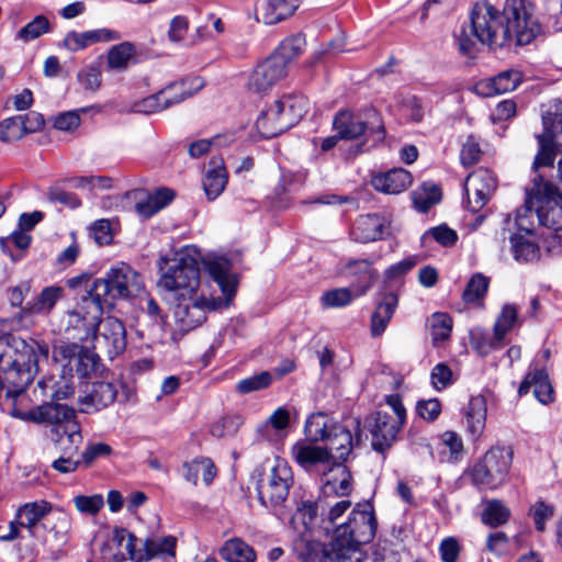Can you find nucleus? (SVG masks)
I'll return each mask as SVG.
<instances>
[{
    "mask_svg": "<svg viewBox=\"0 0 562 562\" xmlns=\"http://www.w3.org/2000/svg\"><path fill=\"white\" fill-rule=\"evenodd\" d=\"M136 537L124 528H116L103 543L101 552L104 559L113 562H122L127 559L133 561L137 553Z\"/></svg>",
    "mask_w": 562,
    "mask_h": 562,
    "instance_id": "nucleus-19",
    "label": "nucleus"
},
{
    "mask_svg": "<svg viewBox=\"0 0 562 562\" xmlns=\"http://www.w3.org/2000/svg\"><path fill=\"white\" fill-rule=\"evenodd\" d=\"M539 32L529 0H506L502 13L488 2H479L472 9L469 30L462 29L458 36L459 49L470 54L474 38L492 48L524 46Z\"/></svg>",
    "mask_w": 562,
    "mask_h": 562,
    "instance_id": "nucleus-1",
    "label": "nucleus"
},
{
    "mask_svg": "<svg viewBox=\"0 0 562 562\" xmlns=\"http://www.w3.org/2000/svg\"><path fill=\"white\" fill-rule=\"evenodd\" d=\"M305 45L306 42L302 35L291 36L282 41L272 55L283 61L289 70L291 63L304 52Z\"/></svg>",
    "mask_w": 562,
    "mask_h": 562,
    "instance_id": "nucleus-48",
    "label": "nucleus"
},
{
    "mask_svg": "<svg viewBox=\"0 0 562 562\" xmlns=\"http://www.w3.org/2000/svg\"><path fill=\"white\" fill-rule=\"evenodd\" d=\"M288 128L296 125L307 112L308 101L299 94H284L273 101Z\"/></svg>",
    "mask_w": 562,
    "mask_h": 562,
    "instance_id": "nucleus-35",
    "label": "nucleus"
},
{
    "mask_svg": "<svg viewBox=\"0 0 562 562\" xmlns=\"http://www.w3.org/2000/svg\"><path fill=\"white\" fill-rule=\"evenodd\" d=\"M288 71L289 70L284 67V63L273 57L271 54L257 64L249 72L246 89L252 94H267L288 76Z\"/></svg>",
    "mask_w": 562,
    "mask_h": 562,
    "instance_id": "nucleus-16",
    "label": "nucleus"
},
{
    "mask_svg": "<svg viewBox=\"0 0 562 562\" xmlns=\"http://www.w3.org/2000/svg\"><path fill=\"white\" fill-rule=\"evenodd\" d=\"M318 505L313 502L302 503L292 518V524L295 529L304 537L305 533L311 532L312 525L316 519Z\"/></svg>",
    "mask_w": 562,
    "mask_h": 562,
    "instance_id": "nucleus-50",
    "label": "nucleus"
},
{
    "mask_svg": "<svg viewBox=\"0 0 562 562\" xmlns=\"http://www.w3.org/2000/svg\"><path fill=\"white\" fill-rule=\"evenodd\" d=\"M512 250L517 261L528 262L538 258L537 244L521 234L510 236Z\"/></svg>",
    "mask_w": 562,
    "mask_h": 562,
    "instance_id": "nucleus-51",
    "label": "nucleus"
},
{
    "mask_svg": "<svg viewBox=\"0 0 562 562\" xmlns=\"http://www.w3.org/2000/svg\"><path fill=\"white\" fill-rule=\"evenodd\" d=\"M32 237L29 233L15 229L11 235L0 238V247L13 262L21 260L30 247Z\"/></svg>",
    "mask_w": 562,
    "mask_h": 562,
    "instance_id": "nucleus-45",
    "label": "nucleus"
},
{
    "mask_svg": "<svg viewBox=\"0 0 562 562\" xmlns=\"http://www.w3.org/2000/svg\"><path fill=\"white\" fill-rule=\"evenodd\" d=\"M52 508V504L46 501L26 503L18 510L19 525L25 528L31 537H37L38 524L48 517Z\"/></svg>",
    "mask_w": 562,
    "mask_h": 562,
    "instance_id": "nucleus-32",
    "label": "nucleus"
},
{
    "mask_svg": "<svg viewBox=\"0 0 562 562\" xmlns=\"http://www.w3.org/2000/svg\"><path fill=\"white\" fill-rule=\"evenodd\" d=\"M522 80L521 72L516 69H508L499 72L493 78H490L485 81H482L479 87L481 89H486L487 91L483 92L485 95H490L492 93H506L515 90Z\"/></svg>",
    "mask_w": 562,
    "mask_h": 562,
    "instance_id": "nucleus-40",
    "label": "nucleus"
},
{
    "mask_svg": "<svg viewBox=\"0 0 562 562\" xmlns=\"http://www.w3.org/2000/svg\"><path fill=\"white\" fill-rule=\"evenodd\" d=\"M539 225L562 237V194L559 189L538 173L526 191L525 205L517 210L515 224L520 232L530 235Z\"/></svg>",
    "mask_w": 562,
    "mask_h": 562,
    "instance_id": "nucleus-4",
    "label": "nucleus"
},
{
    "mask_svg": "<svg viewBox=\"0 0 562 562\" xmlns=\"http://www.w3.org/2000/svg\"><path fill=\"white\" fill-rule=\"evenodd\" d=\"M120 38L116 31L109 29H99L86 32H68L63 41V46L70 50H81L94 43L99 42H111Z\"/></svg>",
    "mask_w": 562,
    "mask_h": 562,
    "instance_id": "nucleus-30",
    "label": "nucleus"
},
{
    "mask_svg": "<svg viewBox=\"0 0 562 562\" xmlns=\"http://www.w3.org/2000/svg\"><path fill=\"white\" fill-rule=\"evenodd\" d=\"M533 387L535 397L543 405L554 401V390L550 382L548 372L537 366L531 367L519 385V396L526 395Z\"/></svg>",
    "mask_w": 562,
    "mask_h": 562,
    "instance_id": "nucleus-23",
    "label": "nucleus"
},
{
    "mask_svg": "<svg viewBox=\"0 0 562 562\" xmlns=\"http://www.w3.org/2000/svg\"><path fill=\"white\" fill-rule=\"evenodd\" d=\"M112 453L110 445L104 442H89L81 453V462L89 467L100 458L109 457Z\"/></svg>",
    "mask_w": 562,
    "mask_h": 562,
    "instance_id": "nucleus-64",
    "label": "nucleus"
},
{
    "mask_svg": "<svg viewBox=\"0 0 562 562\" xmlns=\"http://www.w3.org/2000/svg\"><path fill=\"white\" fill-rule=\"evenodd\" d=\"M116 396L117 390L113 383L95 382L92 384V390L79 398V409L86 414L100 411L114 403Z\"/></svg>",
    "mask_w": 562,
    "mask_h": 562,
    "instance_id": "nucleus-28",
    "label": "nucleus"
},
{
    "mask_svg": "<svg viewBox=\"0 0 562 562\" xmlns=\"http://www.w3.org/2000/svg\"><path fill=\"white\" fill-rule=\"evenodd\" d=\"M440 199V189L431 183H424L418 191L413 193L414 206L422 213L428 212Z\"/></svg>",
    "mask_w": 562,
    "mask_h": 562,
    "instance_id": "nucleus-53",
    "label": "nucleus"
},
{
    "mask_svg": "<svg viewBox=\"0 0 562 562\" xmlns=\"http://www.w3.org/2000/svg\"><path fill=\"white\" fill-rule=\"evenodd\" d=\"M76 509L83 515H97L104 506V498L101 494L77 495L72 499Z\"/></svg>",
    "mask_w": 562,
    "mask_h": 562,
    "instance_id": "nucleus-61",
    "label": "nucleus"
},
{
    "mask_svg": "<svg viewBox=\"0 0 562 562\" xmlns=\"http://www.w3.org/2000/svg\"><path fill=\"white\" fill-rule=\"evenodd\" d=\"M65 295V290L59 285H49L44 288L35 300L27 302L24 307L15 315L16 322L29 327L33 324L35 315H48L58 301Z\"/></svg>",
    "mask_w": 562,
    "mask_h": 562,
    "instance_id": "nucleus-17",
    "label": "nucleus"
},
{
    "mask_svg": "<svg viewBox=\"0 0 562 562\" xmlns=\"http://www.w3.org/2000/svg\"><path fill=\"white\" fill-rule=\"evenodd\" d=\"M336 424L326 414L322 412L314 413L307 418L304 426L306 438L312 442L326 441L331 431V426Z\"/></svg>",
    "mask_w": 562,
    "mask_h": 562,
    "instance_id": "nucleus-46",
    "label": "nucleus"
},
{
    "mask_svg": "<svg viewBox=\"0 0 562 562\" xmlns=\"http://www.w3.org/2000/svg\"><path fill=\"white\" fill-rule=\"evenodd\" d=\"M452 318L447 313H435L430 318V334L432 340L443 341L450 337Z\"/></svg>",
    "mask_w": 562,
    "mask_h": 562,
    "instance_id": "nucleus-59",
    "label": "nucleus"
},
{
    "mask_svg": "<svg viewBox=\"0 0 562 562\" xmlns=\"http://www.w3.org/2000/svg\"><path fill=\"white\" fill-rule=\"evenodd\" d=\"M397 304L398 297L395 293H386L383 296L371 317V335L373 337H379L385 331Z\"/></svg>",
    "mask_w": 562,
    "mask_h": 562,
    "instance_id": "nucleus-38",
    "label": "nucleus"
},
{
    "mask_svg": "<svg viewBox=\"0 0 562 562\" xmlns=\"http://www.w3.org/2000/svg\"><path fill=\"white\" fill-rule=\"evenodd\" d=\"M404 423L393 419L387 414L376 413L373 416V424H370L372 448L380 453H384L395 441Z\"/></svg>",
    "mask_w": 562,
    "mask_h": 562,
    "instance_id": "nucleus-21",
    "label": "nucleus"
},
{
    "mask_svg": "<svg viewBox=\"0 0 562 562\" xmlns=\"http://www.w3.org/2000/svg\"><path fill=\"white\" fill-rule=\"evenodd\" d=\"M543 136L562 144V102L555 101L542 116Z\"/></svg>",
    "mask_w": 562,
    "mask_h": 562,
    "instance_id": "nucleus-47",
    "label": "nucleus"
},
{
    "mask_svg": "<svg viewBox=\"0 0 562 562\" xmlns=\"http://www.w3.org/2000/svg\"><path fill=\"white\" fill-rule=\"evenodd\" d=\"M555 507L553 504L538 499L529 509V516L532 518L535 528L539 532L546 530V524L554 516Z\"/></svg>",
    "mask_w": 562,
    "mask_h": 562,
    "instance_id": "nucleus-57",
    "label": "nucleus"
},
{
    "mask_svg": "<svg viewBox=\"0 0 562 562\" xmlns=\"http://www.w3.org/2000/svg\"><path fill=\"white\" fill-rule=\"evenodd\" d=\"M44 124L43 115L35 111L7 117L0 122V140H19L27 134L41 131Z\"/></svg>",
    "mask_w": 562,
    "mask_h": 562,
    "instance_id": "nucleus-18",
    "label": "nucleus"
},
{
    "mask_svg": "<svg viewBox=\"0 0 562 562\" xmlns=\"http://www.w3.org/2000/svg\"><path fill=\"white\" fill-rule=\"evenodd\" d=\"M49 29L48 19L44 15H37L18 32L16 38L30 42L49 32Z\"/></svg>",
    "mask_w": 562,
    "mask_h": 562,
    "instance_id": "nucleus-58",
    "label": "nucleus"
},
{
    "mask_svg": "<svg viewBox=\"0 0 562 562\" xmlns=\"http://www.w3.org/2000/svg\"><path fill=\"white\" fill-rule=\"evenodd\" d=\"M325 476L323 494L325 496H348L352 491L351 474L342 462L334 461L323 471Z\"/></svg>",
    "mask_w": 562,
    "mask_h": 562,
    "instance_id": "nucleus-27",
    "label": "nucleus"
},
{
    "mask_svg": "<svg viewBox=\"0 0 562 562\" xmlns=\"http://www.w3.org/2000/svg\"><path fill=\"white\" fill-rule=\"evenodd\" d=\"M271 382V374L267 371H262L258 374L240 380L236 385V390L240 394H248L268 387Z\"/></svg>",
    "mask_w": 562,
    "mask_h": 562,
    "instance_id": "nucleus-62",
    "label": "nucleus"
},
{
    "mask_svg": "<svg viewBox=\"0 0 562 562\" xmlns=\"http://www.w3.org/2000/svg\"><path fill=\"white\" fill-rule=\"evenodd\" d=\"M512 465V452L503 447L491 448L469 471L474 485L496 488L506 479Z\"/></svg>",
    "mask_w": 562,
    "mask_h": 562,
    "instance_id": "nucleus-11",
    "label": "nucleus"
},
{
    "mask_svg": "<svg viewBox=\"0 0 562 562\" xmlns=\"http://www.w3.org/2000/svg\"><path fill=\"white\" fill-rule=\"evenodd\" d=\"M390 222L379 214H366L357 218L352 235L360 243H370L384 238L390 234Z\"/></svg>",
    "mask_w": 562,
    "mask_h": 562,
    "instance_id": "nucleus-25",
    "label": "nucleus"
},
{
    "mask_svg": "<svg viewBox=\"0 0 562 562\" xmlns=\"http://www.w3.org/2000/svg\"><path fill=\"white\" fill-rule=\"evenodd\" d=\"M371 183L378 191L386 194H398L411 186L412 176L403 168H394L373 177Z\"/></svg>",
    "mask_w": 562,
    "mask_h": 562,
    "instance_id": "nucleus-34",
    "label": "nucleus"
},
{
    "mask_svg": "<svg viewBox=\"0 0 562 562\" xmlns=\"http://www.w3.org/2000/svg\"><path fill=\"white\" fill-rule=\"evenodd\" d=\"M64 432H66V439L69 445L63 447L64 454L53 461L52 468L59 473L67 474L75 472L80 463H82L81 461H75L71 458L74 453H77L82 442V435L78 424H72L65 428Z\"/></svg>",
    "mask_w": 562,
    "mask_h": 562,
    "instance_id": "nucleus-29",
    "label": "nucleus"
},
{
    "mask_svg": "<svg viewBox=\"0 0 562 562\" xmlns=\"http://www.w3.org/2000/svg\"><path fill=\"white\" fill-rule=\"evenodd\" d=\"M510 516L509 508L501 501H488L482 512V521L491 527L504 525Z\"/></svg>",
    "mask_w": 562,
    "mask_h": 562,
    "instance_id": "nucleus-55",
    "label": "nucleus"
},
{
    "mask_svg": "<svg viewBox=\"0 0 562 562\" xmlns=\"http://www.w3.org/2000/svg\"><path fill=\"white\" fill-rule=\"evenodd\" d=\"M301 0H266L259 8L265 24H277L294 14Z\"/></svg>",
    "mask_w": 562,
    "mask_h": 562,
    "instance_id": "nucleus-36",
    "label": "nucleus"
},
{
    "mask_svg": "<svg viewBox=\"0 0 562 562\" xmlns=\"http://www.w3.org/2000/svg\"><path fill=\"white\" fill-rule=\"evenodd\" d=\"M177 538L175 536H151L143 540L142 548L133 555V562H146L153 559L175 558Z\"/></svg>",
    "mask_w": 562,
    "mask_h": 562,
    "instance_id": "nucleus-24",
    "label": "nucleus"
},
{
    "mask_svg": "<svg viewBox=\"0 0 562 562\" xmlns=\"http://www.w3.org/2000/svg\"><path fill=\"white\" fill-rule=\"evenodd\" d=\"M175 198L172 190L161 188L149 194L145 200L139 201L135 205V210L143 218H149L161 209L167 206Z\"/></svg>",
    "mask_w": 562,
    "mask_h": 562,
    "instance_id": "nucleus-44",
    "label": "nucleus"
},
{
    "mask_svg": "<svg viewBox=\"0 0 562 562\" xmlns=\"http://www.w3.org/2000/svg\"><path fill=\"white\" fill-rule=\"evenodd\" d=\"M376 519L369 504L358 505L348 520L338 526L329 544L304 539L306 551L302 552L304 562H356L352 557L360 543L371 541L375 535Z\"/></svg>",
    "mask_w": 562,
    "mask_h": 562,
    "instance_id": "nucleus-2",
    "label": "nucleus"
},
{
    "mask_svg": "<svg viewBox=\"0 0 562 562\" xmlns=\"http://www.w3.org/2000/svg\"><path fill=\"white\" fill-rule=\"evenodd\" d=\"M490 278L481 272L474 273L468 281L465 289L462 293V300L467 304H474L481 302L488 290Z\"/></svg>",
    "mask_w": 562,
    "mask_h": 562,
    "instance_id": "nucleus-49",
    "label": "nucleus"
},
{
    "mask_svg": "<svg viewBox=\"0 0 562 562\" xmlns=\"http://www.w3.org/2000/svg\"><path fill=\"white\" fill-rule=\"evenodd\" d=\"M373 261L368 259H352L340 269L345 278L355 279L351 283L356 296L364 295L374 284L378 272L373 269Z\"/></svg>",
    "mask_w": 562,
    "mask_h": 562,
    "instance_id": "nucleus-20",
    "label": "nucleus"
},
{
    "mask_svg": "<svg viewBox=\"0 0 562 562\" xmlns=\"http://www.w3.org/2000/svg\"><path fill=\"white\" fill-rule=\"evenodd\" d=\"M16 357L10 353L0 355V371L7 385L5 397L15 400L33 381L41 359L47 360L49 348L44 342L32 340L20 342Z\"/></svg>",
    "mask_w": 562,
    "mask_h": 562,
    "instance_id": "nucleus-6",
    "label": "nucleus"
},
{
    "mask_svg": "<svg viewBox=\"0 0 562 562\" xmlns=\"http://www.w3.org/2000/svg\"><path fill=\"white\" fill-rule=\"evenodd\" d=\"M97 331L99 333L98 340L102 339L110 348L109 353L116 355L125 349V327L120 319L115 317L99 318Z\"/></svg>",
    "mask_w": 562,
    "mask_h": 562,
    "instance_id": "nucleus-31",
    "label": "nucleus"
},
{
    "mask_svg": "<svg viewBox=\"0 0 562 562\" xmlns=\"http://www.w3.org/2000/svg\"><path fill=\"white\" fill-rule=\"evenodd\" d=\"M182 469L183 477L193 485L198 484L200 475L206 485L211 484L216 475V469L213 461L205 457H200L192 461L184 462Z\"/></svg>",
    "mask_w": 562,
    "mask_h": 562,
    "instance_id": "nucleus-41",
    "label": "nucleus"
},
{
    "mask_svg": "<svg viewBox=\"0 0 562 562\" xmlns=\"http://www.w3.org/2000/svg\"><path fill=\"white\" fill-rule=\"evenodd\" d=\"M291 453L297 464L308 471L318 467H322L324 471L334 462L331 452L327 448L308 445L304 441L293 445Z\"/></svg>",
    "mask_w": 562,
    "mask_h": 562,
    "instance_id": "nucleus-26",
    "label": "nucleus"
},
{
    "mask_svg": "<svg viewBox=\"0 0 562 562\" xmlns=\"http://www.w3.org/2000/svg\"><path fill=\"white\" fill-rule=\"evenodd\" d=\"M166 268L160 267L161 276L158 285L172 293L175 297L186 301L187 297H195L202 288L213 292L209 283L200 281L199 254L193 248H186L175 255L173 258H161Z\"/></svg>",
    "mask_w": 562,
    "mask_h": 562,
    "instance_id": "nucleus-5",
    "label": "nucleus"
},
{
    "mask_svg": "<svg viewBox=\"0 0 562 562\" xmlns=\"http://www.w3.org/2000/svg\"><path fill=\"white\" fill-rule=\"evenodd\" d=\"M486 413L487 407L484 396L471 397L465 412V420L468 431L474 440L479 439L485 429Z\"/></svg>",
    "mask_w": 562,
    "mask_h": 562,
    "instance_id": "nucleus-37",
    "label": "nucleus"
},
{
    "mask_svg": "<svg viewBox=\"0 0 562 562\" xmlns=\"http://www.w3.org/2000/svg\"><path fill=\"white\" fill-rule=\"evenodd\" d=\"M256 126L266 138L274 137L289 130L274 102L261 111L256 121Z\"/></svg>",
    "mask_w": 562,
    "mask_h": 562,
    "instance_id": "nucleus-39",
    "label": "nucleus"
},
{
    "mask_svg": "<svg viewBox=\"0 0 562 562\" xmlns=\"http://www.w3.org/2000/svg\"><path fill=\"white\" fill-rule=\"evenodd\" d=\"M53 359L61 364L65 373L75 372L80 379L93 378L101 369L99 356L77 342H60L54 346Z\"/></svg>",
    "mask_w": 562,
    "mask_h": 562,
    "instance_id": "nucleus-10",
    "label": "nucleus"
},
{
    "mask_svg": "<svg viewBox=\"0 0 562 562\" xmlns=\"http://www.w3.org/2000/svg\"><path fill=\"white\" fill-rule=\"evenodd\" d=\"M227 180L228 176L223 159L220 157L212 158L203 178V189L206 198L210 201L215 200L224 191Z\"/></svg>",
    "mask_w": 562,
    "mask_h": 562,
    "instance_id": "nucleus-33",
    "label": "nucleus"
},
{
    "mask_svg": "<svg viewBox=\"0 0 562 562\" xmlns=\"http://www.w3.org/2000/svg\"><path fill=\"white\" fill-rule=\"evenodd\" d=\"M42 527L46 530L44 542L52 547L65 546L70 537L72 527V518L69 513L64 509H53L48 517L45 518Z\"/></svg>",
    "mask_w": 562,
    "mask_h": 562,
    "instance_id": "nucleus-22",
    "label": "nucleus"
},
{
    "mask_svg": "<svg viewBox=\"0 0 562 562\" xmlns=\"http://www.w3.org/2000/svg\"><path fill=\"white\" fill-rule=\"evenodd\" d=\"M142 291V276L125 262L112 266L103 278L94 280L89 290L103 307H112L115 300L137 296Z\"/></svg>",
    "mask_w": 562,
    "mask_h": 562,
    "instance_id": "nucleus-7",
    "label": "nucleus"
},
{
    "mask_svg": "<svg viewBox=\"0 0 562 562\" xmlns=\"http://www.w3.org/2000/svg\"><path fill=\"white\" fill-rule=\"evenodd\" d=\"M220 557L226 562H255L257 554L252 547L240 538H232L220 549Z\"/></svg>",
    "mask_w": 562,
    "mask_h": 562,
    "instance_id": "nucleus-43",
    "label": "nucleus"
},
{
    "mask_svg": "<svg viewBox=\"0 0 562 562\" xmlns=\"http://www.w3.org/2000/svg\"><path fill=\"white\" fill-rule=\"evenodd\" d=\"M293 484L291 467L283 459H276L269 473L257 486L258 498L262 506L272 510L280 509L288 499Z\"/></svg>",
    "mask_w": 562,
    "mask_h": 562,
    "instance_id": "nucleus-12",
    "label": "nucleus"
},
{
    "mask_svg": "<svg viewBox=\"0 0 562 562\" xmlns=\"http://www.w3.org/2000/svg\"><path fill=\"white\" fill-rule=\"evenodd\" d=\"M57 402L45 403L25 413L14 408L11 415L26 422L52 425L50 438L55 445L63 447L66 438L64 429L72 424H77L74 420L76 412L72 407Z\"/></svg>",
    "mask_w": 562,
    "mask_h": 562,
    "instance_id": "nucleus-9",
    "label": "nucleus"
},
{
    "mask_svg": "<svg viewBox=\"0 0 562 562\" xmlns=\"http://www.w3.org/2000/svg\"><path fill=\"white\" fill-rule=\"evenodd\" d=\"M357 297L352 286L331 289L323 293L321 304L325 308H339L347 306Z\"/></svg>",
    "mask_w": 562,
    "mask_h": 562,
    "instance_id": "nucleus-56",
    "label": "nucleus"
},
{
    "mask_svg": "<svg viewBox=\"0 0 562 562\" xmlns=\"http://www.w3.org/2000/svg\"><path fill=\"white\" fill-rule=\"evenodd\" d=\"M134 54L131 43H121L113 46L108 55V63L111 68L124 69Z\"/></svg>",
    "mask_w": 562,
    "mask_h": 562,
    "instance_id": "nucleus-60",
    "label": "nucleus"
},
{
    "mask_svg": "<svg viewBox=\"0 0 562 562\" xmlns=\"http://www.w3.org/2000/svg\"><path fill=\"white\" fill-rule=\"evenodd\" d=\"M370 121H361L348 111L339 112L334 119V128L341 139H355L361 135L368 134L373 143L384 139L385 130L375 111H369Z\"/></svg>",
    "mask_w": 562,
    "mask_h": 562,
    "instance_id": "nucleus-14",
    "label": "nucleus"
},
{
    "mask_svg": "<svg viewBox=\"0 0 562 562\" xmlns=\"http://www.w3.org/2000/svg\"><path fill=\"white\" fill-rule=\"evenodd\" d=\"M464 189L468 195L469 207L472 212L481 210L492 195L491 192H485L483 188L473 184L468 179L465 180Z\"/></svg>",
    "mask_w": 562,
    "mask_h": 562,
    "instance_id": "nucleus-63",
    "label": "nucleus"
},
{
    "mask_svg": "<svg viewBox=\"0 0 562 562\" xmlns=\"http://www.w3.org/2000/svg\"><path fill=\"white\" fill-rule=\"evenodd\" d=\"M72 376V374L65 373L61 369L58 380L53 378L42 380L38 382V386L42 389L43 394L49 396L53 401L66 400L75 394Z\"/></svg>",
    "mask_w": 562,
    "mask_h": 562,
    "instance_id": "nucleus-42",
    "label": "nucleus"
},
{
    "mask_svg": "<svg viewBox=\"0 0 562 562\" xmlns=\"http://www.w3.org/2000/svg\"><path fill=\"white\" fill-rule=\"evenodd\" d=\"M204 87V81L200 77H193L179 82H173L142 100L135 101L131 111L134 113L151 114L162 111L186 99L192 97Z\"/></svg>",
    "mask_w": 562,
    "mask_h": 562,
    "instance_id": "nucleus-8",
    "label": "nucleus"
},
{
    "mask_svg": "<svg viewBox=\"0 0 562 562\" xmlns=\"http://www.w3.org/2000/svg\"><path fill=\"white\" fill-rule=\"evenodd\" d=\"M518 318V308L514 304H505L494 325V339L501 342L513 329Z\"/></svg>",
    "mask_w": 562,
    "mask_h": 562,
    "instance_id": "nucleus-52",
    "label": "nucleus"
},
{
    "mask_svg": "<svg viewBox=\"0 0 562 562\" xmlns=\"http://www.w3.org/2000/svg\"><path fill=\"white\" fill-rule=\"evenodd\" d=\"M362 440L361 422L358 417H347L331 426L326 439L328 451L333 452V461L344 462L352 449Z\"/></svg>",
    "mask_w": 562,
    "mask_h": 562,
    "instance_id": "nucleus-15",
    "label": "nucleus"
},
{
    "mask_svg": "<svg viewBox=\"0 0 562 562\" xmlns=\"http://www.w3.org/2000/svg\"><path fill=\"white\" fill-rule=\"evenodd\" d=\"M103 308L88 292L76 310L67 312L64 321L65 331L77 340H87L90 336H95Z\"/></svg>",
    "mask_w": 562,
    "mask_h": 562,
    "instance_id": "nucleus-13",
    "label": "nucleus"
},
{
    "mask_svg": "<svg viewBox=\"0 0 562 562\" xmlns=\"http://www.w3.org/2000/svg\"><path fill=\"white\" fill-rule=\"evenodd\" d=\"M539 143V150L535 158L532 168L536 172H539L541 167H552L555 156H557V147L562 144H557L554 140H551L547 136L538 135L537 136Z\"/></svg>",
    "mask_w": 562,
    "mask_h": 562,
    "instance_id": "nucleus-54",
    "label": "nucleus"
},
{
    "mask_svg": "<svg viewBox=\"0 0 562 562\" xmlns=\"http://www.w3.org/2000/svg\"><path fill=\"white\" fill-rule=\"evenodd\" d=\"M203 267L209 272L222 295L207 292L206 288L195 297H187L188 303H179L175 308L177 331L181 335L194 329L205 319L206 311H217L227 307L236 294L237 279L232 273L231 260L226 257H210L203 260Z\"/></svg>",
    "mask_w": 562,
    "mask_h": 562,
    "instance_id": "nucleus-3",
    "label": "nucleus"
}]
</instances>
